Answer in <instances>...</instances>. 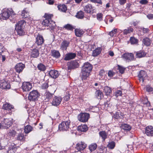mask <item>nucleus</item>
I'll return each mask as SVG.
<instances>
[{"mask_svg":"<svg viewBox=\"0 0 153 153\" xmlns=\"http://www.w3.org/2000/svg\"><path fill=\"white\" fill-rule=\"evenodd\" d=\"M0 88L2 89H8L10 88V85L7 81L2 80L0 82Z\"/></svg>","mask_w":153,"mask_h":153,"instance_id":"6e6552de","label":"nucleus"},{"mask_svg":"<svg viewBox=\"0 0 153 153\" xmlns=\"http://www.w3.org/2000/svg\"><path fill=\"white\" fill-rule=\"evenodd\" d=\"M130 41L131 44H136L138 42V40L134 37H131Z\"/></svg>","mask_w":153,"mask_h":153,"instance_id":"603ef678","label":"nucleus"},{"mask_svg":"<svg viewBox=\"0 0 153 153\" xmlns=\"http://www.w3.org/2000/svg\"><path fill=\"white\" fill-rule=\"evenodd\" d=\"M28 114H29V115H32V116H33L36 114V113L33 109H30L28 110Z\"/></svg>","mask_w":153,"mask_h":153,"instance_id":"052dcab7","label":"nucleus"},{"mask_svg":"<svg viewBox=\"0 0 153 153\" xmlns=\"http://www.w3.org/2000/svg\"><path fill=\"white\" fill-rule=\"evenodd\" d=\"M4 51V46L1 43H0V55Z\"/></svg>","mask_w":153,"mask_h":153,"instance_id":"0e129e2a","label":"nucleus"},{"mask_svg":"<svg viewBox=\"0 0 153 153\" xmlns=\"http://www.w3.org/2000/svg\"><path fill=\"white\" fill-rule=\"evenodd\" d=\"M76 146V148L77 151H79L84 150L86 148L87 145L84 142L81 141L78 143Z\"/></svg>","mask_w":153,"mask_h":153,"instance_id":"f8f14e48","label":"nucleus"},{"mask_svg":"<svg viewBox=\"0 0 153 153\" xmlns=\"http://www.w3.org/2000/svg\"><path fill=\"white\" fill-rule=\"evenodd\" d=\"M146 134L148 136H153V127L152 126H149L146 128Z\"/></svg>","mask_w":153,"mask_h":153,"instance_id":"aec40b11","label":"nucleus"},{"mask_svg":"<svg viewBox=\"0 0 153 153\" xmlns=\"http://www.w3.org/2000/svg\"><path fill=\"white\" fill-rule=\"evenodd\" d=\"M76 56V54L75 53H68L65 55L64 59L65 60H69L74 59Z\"/></svg>","mask_w":153,"mask_h":153,"instance_id":"412c9836","label":"nucleus"},{"mask_svg":"<svg viewBox=\"0 0 153 153\" xmlns=\"http://www.w3.org/2000/svg\"><path fill=\"white\" fill-rule=\"evenodd\" d=\"M122 57L126 60L130 61L134 59V55L132 53H125L122 55Z\"/></svg>","mask_w":153,"mask_h":153,"instance_id":"f3484780","label":"nucleus"},{"mask_svg":"<svg viewBox=\"0 0 153 153\" xmlns=\"http://www.w3.org/2000/svg\"><path fill=\"white\" fill-rule=\"evenodd\" d=\"M63 28L68 30H73L75 28L74 26L69 24L64 25Z\"/></svg>","mask_w":153,"mask_h":153,"instance_id":"58836bf2","label":"nucleus"},{"mask_svg":"<svg viewBox=\"0 0 153 153\" xmlns=\"http://www.w3.org/2000/svg\"><path fill=\"white\" fill-rule=\"evenodd\" d=\"M23 28L20 27L16 26L15 27V30L17 32L18 35L20 36L23 35L25 34V32Z\"/></svg>","mask_w":153,"mask_h":153,"instance_id":"cd10ccee","label":"nucleus"},{"mask_svg":"<svg viewBox=\"0 0 153 153\" xmlns=\"http://www.w3.org/2000/svg\"><path fill=\"white\" fill-rule=\"evenodd\" d=\"M90 117L89 114L86 113H82L78 115V120L82 122L85 123L87 122Z\"/></svg>","mask_w":153,"mask_h":153,"instance_id":"423d86ee","label":"nucleus"},{"mask_svg":"<svg viewBox=\"0 0 153 153\" xmlns=\"http://www.w3.org/2000/svg\"><path fill=\"white\" fill-rule=\"evenodd\" d=\"M48 87V84L46 83H45L43 84L42 86V89H46Z\"/></svg>","mask_w":153,"mask_h":153,"instance_id":"69168bd1","label":"nucleus"},{"mask_svg":"<svg viewBox=\"0 0 153 153\" xmlns=\"http://www.w3.org/2000/svg\"><path fill=\"white\" fill-rule=\"evenodd\" d=\"M96 97L98 99H100L103 97V94L102 92L100 90L97 91L95 93Z\"/></svg>","mask_w":153,"mask_h":153,"instance_id":"ea45409f","label":"nucleus"},{"mask_svg":"<svg viewBox=\"0 0 153 153\" xmlns=\"http://www.w3.org/2000/svg\"><path fill=\"white\" fill-rule=\"evenodd\" d=\"M21 16L23 18H27L29 16V12L27 8L24 9L22 12Z\"/></svg>","mask_w":153,"mask_h":153,"instance_id":"7c9ffc66","label":"nucleus"},{"mask_svg":"<svg viewBox=\"0 0 153 153\" xmlns=\"http://www.w3.org/2000/svg\"><path fill=\"white\" fill-rule=\"evenodd\" d=\"M100 136L102 137L103 141H105V139L107 138L108 134L105 131H100L99 133Z\"/></svg>","mask_w":153,"mask_h":153,"instance_id":"f704fd0d","label":"nucleus"},{"mask_svg":"<svg viewBox=\"0 0 153 153\" xmlns=\"http://www.w3.org/2000/svg\"><path fill=\"white\" fill-rule=\"evenodd\" d=\"M25 67V65L22 63L17 64L15 67L16 71L19 73H20L22 71Z\"/></svg>","mask_w":153,"mask_h":153,"instance_id":"ddd939ff","label":"nucleus"},{"mask_svg":"<svg viewBox=\"0 0 153 153\" xmlns=\"http://www.w3.org/2000/svg\"><path fill=\"white\" fill-rule=\"evenodd\" d=\"M70 42L66 40L63 41L61 43L60 45V49L62 51H65L70 45Z\"/></svg>","mask_w":153,"mask_h":153,"instance_id":"9b49d317","label":"nucleus"},{"mask_svg":"<svg viewBox=\"0 0 153 153\" xmlns=\"http://www.w3.org/2000/svg\"><path fill=\"white\" fill-rule=\"evenodd\" d=\"M146 90L148 92H151L152 91L153 88L150 86H147L146 87Z\"/></svg>","mask_w":153,"mask_h":153,"instance_id":"338daca9","label":"nucleus"},{"mask_svg":"<svg viewBox=\"0 0 153 153\" xmlns=\"http://www.w3.org/2000/svg\"><path fill=\"white\" fill-rule=\"evenodd\" d=\"M147 17L149 19H153V14H149L147 15Z\"/></svg>","mask_w":153,"mask_h":153,"instance_id":"774afa93","label":"nucleus"},{"mask_svg":"<svg viewBox=\"0 0 153 153\" xmlns=\"http://www.w3.org/2000/svg\"><path fill=\"white\" fill-rule=\"evenodd\" d=\"M70 120L62 121L59 126V130L62 131H66L68 130L70 125Z\"/></svg>","mask_w":153,"mask_h":153,"instance_id":"20e7f679","label":"nucleus"},{"mask_svg":"<svg viewBox=\"0 0 153 153\" xmlns=\"http://www.w3.org/2000/svg\"><path fill=\"white\" fill-rule=\"evenodd\" d=\"M143 44L144 45L149 46L151 45V40L148 37H145L142 40Z\"/></svg>","mask_w":153,"mask_h":153,"instance_id":"bb28decb","label":"nucleus"},{"mask_svg":"<svg viewBox=\"0 0 153 153\" xmlns=\"http://www.w3.org/2000/svg\"><path fill=\"white\" fill-rule=\"evenodd\" d=\"M15 13L13 9L11 8L4 9L1 13L0 14V18L3 20H6L8 19L10 16H14Z\"/></svg>","mask_w":153,"mask_h":153,"instance_id":"7ed1b4c3","label":"nucleus"},{"mask_svg":"<svg viewBox=\"0 0 153 153\" xmlns=\"http://www.w3.org/2000/svg\"><path fill=\"white\" fill-rule=\"evenodd\" d=\"M104 91L106 95H109L111 92V88L108 87H105L104 88Z\"/></svg>","mask_w":153,"mask_h":153,"instance_id":"09e8293b","label":"nucleus"},{"mask_svg":"<svg viewBox=\"0 0 153 153\" xmlns=\"http://www.w3.org/2000/svg\"><path fill=\"white\" fill-rule=\"evenodd\" d=\"M37 68L39 70L42 71H44L46 69L45 66L42 63L38 64L37 65Z\"/></svg>","mask_w":153,"mask_h":153,"instance_id":"49530a36","label":"nucleus"},{"mask_svg":"<svg viewBox=\"0 0 153 153\" xmlns=\"http://www.w3.org/2000/svg\"><path fill=\"white\" fill-rule=\"evenodd\" d=\"M115 75V73L111 71H109L108 73V76L109 77H113Z\"/></svg>","mask_w":153,"mask_h":153,"instance_id":"bf43d9fd","label":"nucleus"},{"mask_svg":"<svg viewBox=\"0 0 153 153\" xmlns=\"http://www.w3.org/2000/svg\"><path fill=\"white\" fill-rule=\"evenodd\" d=\"M44 41L43 36L38 34L36 38L35 43L38 45H41L44 43Z\"/></svg>","mask_w":153,"mask_h":153,"instance_id":"a211bd4d","label":"nucleus"},{"mask_svg":"<svg viewBox=\"0 0 153 153\" xmlns=\"http://www.w3.org/2000/svg\"><path fill=\"white\" fill-rule=\"evenodd\" d=\"M117 31V29H115L114 30H112L108 34L111 37H113L115 36L116 34V32Z\"/></svg>","mask_w":153,"mask_h":153,"instance_id":"864d4df0","label":"nucleus"},{"mask_svg":"<svg viewBox=\"0 0 153 153\" xmlns=\"http://www.w3.org/2000/svg\"><path fill=\"white\" fill-rule=\"evenodd\" d=\"M2 127L4 128H8L10 127L13 123L12 120L9 119H4L1 122Z\"/></svg>","mask_w":153,"mask_h":153,"instance_id":"0eeeda50","label":"nucleus"},{"mask_svg":"<svg viewBox=\"0 0 153 153\" xmlns=\"http://www.w3.org/2000/svg\"><path fill=\"white\" fill-rule=\"evenodd\" d=\"M49 74L51 77L53 78H56L59 76L58 71L56 70H51L49 72Z\"/></svg>","mask_w":153,"mask_h":153,"instance_id":"5701e85b","label":"nucleus"},{"mask_svg":"<svg viewBox=\"0 0 153 153\" xmlns=\"http://www.w3.org/2000/svg\"><path fill=\"white\" fill-rule=\"evenodd\" d=\"M17 140H20L21 141H24L25 140V135L23 134H18L17 137Z\"/></svg>","mask_w":153,"mask_h":153,"instance_id":"a19ab883","label":"nucleus"},{"mask_svg":"<svg viewBox=\"0 0 153 153\" xmlns=\"http://www.w3.org/2000/svg\"><path fill=\"white\" fill-rule=\"evenodd\" d=\"M78 130L81 131L85 132L88 130V127L86 125L80 126H78Z\"/></svg>","mask_w":153,"mask_h":153,"instance_id":"4c0bfd02","label":"nucleus"},{"mask_svg":"<svg viewBox=\"0 0 153 153\" xmlns=\"http://www.w3.org/2000/svg\"><path fill=\"white\" fill-rule=\"evenodd\" d=\"M62 99L60 97H55L53 99L51 104L53 105L57 106L61 103Z\"/></svg>","mask_w":153,"mask_h":153,"instance_id":"2eb2a0df","label":"nucleus"},{"mask_svg":"<svg viewBox=\"0 0 153 153\" xmlns=\"http://www.w3.org/2000/svg\"><path fill=\"white\" fill-rule=\"evenodd\" d=\"M39 96V94L37 90H33L30 92L28 99L30 101H35L38 100Z\"/></svg>","mask_w":153,"mask_h":153,"instance_id":"39448f33","label":"nucleus"},{"mask_svg":"<svg viewBox=\"0 0 153 153\" xmlns=\"http://www.w3.org/2000/svg\"><path fill=\"white\" fill-rule=\"evenodd\" d=\"M117 69L119 70L120 73L123 74L124 73L125 68L122 66L118 65Z\"/></svg>","mask_w":153,"mask_h":153,"instance_id":"5fc2aeb1","label":"nucleus"},{"mask_svg":"<svg viewBox=\"0 0 153 153\" xmlns=\"http://www.w3.org/2000/svg\"><path fill=\"white\" fill-rule=\"evenodd\" d=\"M79 65L76 60H73L68 63V70L74 69L79 67Z\"/></svg>","mask_w":153,"mask_h":153,"instance_id":"1a4fd4ad","label":"nucleus"},{"mask_svg":"<svg viewBox=\"0 0 153 153\" xmlns=\"http://www.w3.org/2000/svg\"><path fill=\"white\" fill-rule=\"evenodd\" d=\"M133 30V29L131 27H130L123 31V33L124 35H127L132 32Z\"/></svg>","mask_w":153,"mask_h":153,"instance_id":"e433bc0d","label":"nucleus"},{"mask_svg":"<svg viewBox=\"0 0 153 153\" xmlns=\"http://www.w3.org/2000/svg\"><path fill=\"white\" fill-rule=\"evenodd\" d=\"M25 21L24 20H22L19 21L16 24V26L24 28Z\"/></svg>","mask_w":153,"mask_h":153,"instance_id":"c03bdc74","label":"nucleus"},{"mask_svg":"<svg viewBox=\"0 0 153 153\" xmlns=\"http://www.w3.org/2000/svg\"><path fill=\"white\" fill-rule=\"evenodd\" d=\"M13 105L10 103L6 102L3 105L2 108L4 109L7 110H11L13 108Z\"/></svg>","mask_w":153,"mask_h":153,"instance_id":"a878e982","label":"nucleus"},{"mask_svg":"<svg viewBox=\"0 0 153 153\" xmlns=\"http://www.w3.org/2000/svg\"><path fill=\"white\" fill-rule=\"evenodd\" d=\"M93 67L92 65L88 62L85 63L81 68L80 76L82 80H85L90 74Z\"/></svg>","mask_w":153,"mask_h":153,"instance_id":"f257e3e1","label":"nucleus"},{"mask_svg":"<svg viewBox=\"0 0 153 153\" xmlns=\"http://www.w3.org/2000/svg\"><path fill=\"white\" fill-rule=\"evenodd\" d=\"M144 100V101L143 102V104L146 105L147 106H149L150 105V103L148 101L147 98H145Z\"/></svg>","mask_w":153,"mask_h":153,"instance_id":"13d9d810","label":"nucleus"},{"mask_svg":"<svg viewBox=\"0 0 153 153\" xmlns=\"http://www.w3.org/2000/svg\"><path fill=\"white\" fill-rule=\"evenodd\" d=\"M58 9L60 11L65 12L67 10V7L64 4L59 5L58 6Z\"/></svg>","mask_w":153,"mask_h":153,"instance_id":"79ce46f5","label":"nucleus"},{"mask_svg":"<svg viewBox=\"0 0 153 153\" xmlns=\"http://www.w3.org/2000/svg\"><path fill=\"white\" fill-rule=\"evenodd\" d=\"M76 16L78 18H82L84 16V13L82 11H80L77 13Z\"/></svg>","mask_w":153,"mask_h":153,"instance_id":"3c124183","label":"nucleus"},{"mask_svg":"<svg viewBox=\"0 0 153 153\" xmlns=\"http://www.w3.org/2000/svg\"><path fill=\"white\" fill-rule=\"evenodd\" d=\"M115 95L117 97L121 96L122 95V92L120 90H117L115 92Z\"/></svg>","mask_w":153,"mask_h":153,"instance_id":"4d7b16f0","label":"nucleus"},{"mask_svg":"<svg viewBox=\"0 0 153 153\" xmlns=\"http://www.w3.org/2000/svg\"><path fill=\"white\" fill-rule=\"evenodd\" d=\"M97 147L96 143H92L89 146V148L91 151L92 152L95 150Z\"/></svg>","mask_w":153,"mask_h":153,"instance_id":"8fccbe9b","label":"nucleus"},{"mask_svg":"<svg viewBox=\"0 0 153 153\" xmlns=\"http://www.w3.org/2000/svg\"><path fill=\"white\" fill-rule=\"evenodd\" d=\"M101 52V50L100 48H96L93 51L92 56H96L99 55Z\"/></svg>","mask_w":153,"mask_h":153,"instance_id":"a18cd8bd","label":"nucleus"},{"mask_svg":"<svg viewBox=\"0 0 153 153\" xmlns=\"http://www.w3.org/2000/svg\"><path fill=\"white\" fill-rule=\"evenodd\" d=\"M17 149L16 145L12 143L9 147L7 153H14L16 152Z\"/></svg>","mask_w":153,"mask_h":153,"instance_id":"6ab92c4d","label":"nucleus"},{"mask_svg":"<svg viewBox=\"0 0 153 153\" xmlns=\"http://www.w3.org/2000/svg\"><path fill=\"white\" fill-rule=\"evenodd\" d=\"M134 54H135V56L137 58H140L144 56L146 53L143 51H140L137 52H134Z\"/></svg>","mask_w":153,"mask_h":153,"instance_id":"c85d7f7f","label":"nucleus"},{"mask_svg":"<svg viewBox=\"0 0 153 153\" xmlns=\"http://www.w3.org/2000/svg\"><path fill=\"white\" fill-rule=\"evenodd\" d=\"M147 76V74L146 72L143 70H141L138 75L139 80L140 82H143L145 78Z\"/></svg>","mask_w":153,"mask_h":153,"instance_id":"dca6fc26","label":"nucleus"},{"mask_svg":"<svg viewBox=\"0 0 153 153\" xmlns=\"http://www.w3.org/2000/svg\"><path fill=\"white\" fill-rule=\"evenodd\" d=\"M144 33H148L150 31L149 30L148 28H143L141 29Z\"/></svg>","mask_w":153,"mask_h":153,"instance_id":"680f3d73","label":"nucleus"},{"mask_svg":"<svg viewBox=\"0 0 153 153\" xmlns=\"http://www.w3.org/2000/svg\"><path fill=\"white\" fill-rule=\"evenodd\" d=\"M44 16L45 19L42 21V24L44 26L49 27L52 29L55 25V22L51 20L53 15L45 13Z\"/></svg>","mask_w":153,"mask_h":153,"instance_id":"f03ea898","label":"nucleus"},{"mask_svg":"<svg viewBox=\"0 0 153 153\" xmlns=\"http://www.w3.org/2000/svg\"><path fill=\"white\" fill-rule=\"evenodd\" d=\"M115 146V143L113 141H111L108 142L107 145V147L109 149H113Z\"/></svg>","mask_w":153,"mask_h":153,"instance_id":"37998d69","label":"nucleus"},{"mask_svg":"<svg viewBox=\"0 0 153 153\" xmlns=\"http://www.w3.org/2000/svg\"><path fill=\"white\" fill-rule=\"evenodd\" d=\"M7 136L10 137H14L16 134V131L14 128H11L10 129L8 130L7 132Z\"/></svg>","mask_w":153,"mask_h":153,"instance_id":"4be33fe9","label":"nucleus"},{"mask_svg":"<svg viewBox=\"0 0 153 153\" xmlns=\"http://www.w3.org/2000/svg\"><path fill=\"white\" fill-rule=\"evenodd\" d=\"M32 127L30 125H27L25 127L24 131L25 133L27 134L29 133L32 130Z\"/></svg>","mask_w":153,"mask_h":153,"instance_id":"de8ad7c7","label":"nucleus"},{"mask_svg":"<svg viewBox=\"0 0 153 153\" xmlns=\"http://www.w3.org/2000/svg\"><path fill=\"white\" fill-rule=\"evenodd\" d=\"M113 117L116 119H122L123 118V114L120 111L117 112L114 114Z\"/></svg>","mask_w":153,"mask_h":153,"instance_id":"2f4dec72","label":"nucleus"},{"mask_svg":"<svg viewBox=\"0 0 153 153\" xmlns=\"http://www.w3.org/2000/svg\"><path fill=\"white\" fill-rule=\"evenodd\" d=\"M51 56L56 58H59L60 56V54L58 51L53 50L51 51Z\"/></svg>","mask_w":153,"mask_h":153,"instance_id":"b1692460","label":"nucleus"},{"mask_svg":"<svg viewBox=\"0 0 153 153\" xmlns=\"http://www.w3.org/2000/svg\"><path fill=\"white\" fill-rule=\"evenodd\" d=\"M99 75L101 76V77H102L105 75V71L104 70H101L99 72Z\"/></svg>","mask_w":153,"mask_h":153,"instance_id":"e2e57ef3","label":"nucleus"},{"mask_svg":"<svg viewBox=\"0 0 153 153\" xmlns=\"http://www.w3.org/2000/svg\"><path fill=\"white\" fill-rule=\"evenodd\" d=\"M84 11L87 13H93L94 12V9L90 4H88L84 7Z\"/></svg>","mask_w":153,"mask_h":153,"instance_id":"4468645a","label":"nucleus"},{"mask_svg":"<svg viewBox=\"0 0 153 153\" xmlns=\"http://www.w3.org/2000/svg\"><path fill=\"white\" fill-rule=\"evenodd\" d=\"M103 18V14L102 13H98L97 14V19L100 21H101L102 20Z\"/></svg>","mask_w":153,"mask_h":153,"instance_id":"6e6d98bb","label":"nucleus"},{"mask_svg":"<svg viewBox=\"0 0 153 153\" xmlns=\"http://www.w3.org/2000/svg\"><path fill=\"white\" fill-rule=\"evenodd\" d=\"M84 33V31L82 29L79 28H76L75 29V35L77 37H80Z\"/></svg>","mask_w":153,"mask_h":153,"instance_id":"393cba45","label":"nucleus"},{"mask_svg":"<svg viewBox=\"0 0 153 153\" xmlns=\"http://www.w3.org/2000/svg\"><path fill=\"white\" fill-rule=\"evenodd\" d=\"M121 127L123 129L128 131H130L131 128V126L129 125L126 123L122 124Z\"/></svg>","mask_w":153,"mask_h":153,"instance_id":"473e14b6","label":"nucleus"},{"mask_svg":"<svg viewBox=\"0 0 153 153\" xmlns=\"http://www.w3.org/2000/svg\"><path fill=\"white\" fill-rule=\"evenodd\" d=\"M72 93V91L68 89L66 90V94L64 97V99L66 101H68L70 98V95Z\"/></svg>","mask_w":153,"mask_h":153,"instance_id":"72a5a7b5","label":"nucleus"},{"mask_svg":"<svg viewBox=\"0 0 153 153\" xmlns=\"http://www.w3.org/2000/svg\"><path fill=\"white\" fill-rule=\"evenodd\" d=\"M32 88V84L29 82H24L22 83V88L24 91H28Z\"/></svg>","mask_w":153,"mask_h":153,"instance_id":"9d476101","label":"nucleus"},{"mask_svg":"<svg viewBox=\"0 0 153 153\" xmlns=\"http://www.w3.org/2000/svg\"><path fill=\"white\" fill-rule=\"evenodd\" d=\"M53 94H51L49 92H46L45 93V100L46 101H48L53 97Z\"/></svg>","mask_w":153,"mask_h":153,"instance_id":"c9c22d12","label":"nucleus"},{"mask_svg":"<svg viewBox=\"0 0 153 153\" xmlns=\"http://www.w3.org/2000/svg\"><path fill=\"white\" fill-rule=\"evenodd\" d=\"M39 50L37 49H33L31 52V56L33 58L37 57L39 55Z\"/></svg>","mask_w":153,"mask_h":153,"instance_id":"c756f323","label":"nucleus"}]
</instances>
